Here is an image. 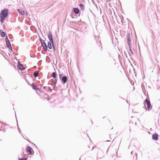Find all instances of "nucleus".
<instances>
[{
	"instance_id": "1",
	"label": "nucleus",
	"mask_w": 160,
	"mask_h": 160,
	"mask_svg": "<svg viewBox=\"0 0 160 160\" xmlns=\"http://www.w3.org/2000/svg\"><path fill=\"white\" fill-rule=\"evenodd\" d=\"M8 10L6 8L1 11L0 13V21L2 24L4 22L6 18L8 16Z\"/></svg>"
},
{
	"instance_id": "2",
	"label": "nucleus",
	"mask_w": 160,
	"mask_h": 160,
	"mask_svg": "<svg viewBox=\"0 0 160 160\" xmlns=\"http://www.w3.org/2000/svg\"><path fill=\"white\" fill-rule=\"evenodd\" d=\"M57 79H51L50 81L48 82V85H51L52 87L51 88L50 86H48V90L52 91V89H54L55 87L56 86V85L57 83Z\"/></svg>"
},
{
	"instance_id": "3",
	"label": "nucleus",
	"mask_w": 160,
	"mask_h": 160,
	"mask_svg": "<svg viewBox=\"0 0 160 160\" xmlns=\"http://www.w3.org/2000/svg\"><path fill=\"white\" fill-rule=\"evenodd\" d=\"M48 36L50 41L52 44L53 47L55 49V47L54 45V41L52 32L51 31H49L48 34Z\"/></svg>"
},
{
	"instance_id": "4",
	"label": "nucleus",
	"mask_w": 160,
	"mask_h": 160,
	"mask_svg": "<svg viewBox=\"0 0 160 160\" xmlns=\"http://www.w3.org/2000/svg\"><path fill=\"white\" fill-rule=\"evenodd\" d=\"M59 75L60 79L61 80L62 83L63 84L66 83L67 81V77L66 76H63L62 73L59 74Z\"/></svg>"
},
{
	"instance_id": "5",
	"label": "nucleus",
	"mask_w": 160,
	"mask_h": 160,
	"mask_svg": "<svg viewBox=\"0 0 160 160\" xmlns=\"http://www.w3.org/2000/svg\"><path fill=\"white\" fill-rule=\"evenodd\" d=\"M145 102L147 106L148 111H149L152 108V106L151 105V102L148 98H147L144 101Z\"/></svg>"
},
{
	"instance_id": "6",
	"label": "nucleus",
	"mask_w": 160,
	"mask_h": 160,
	"mask_svg": "<svg viewBox=\"0 0 160 160\" xmlns=\"http://www.w3.org/2000/svg\"><path fill=\"white\" fill-rule=\"evenodd\" d=\"M127 43L128 45L129 46V48L130 49H131V39H130V34L129 33H128L127 34Z\"/></svg>"
},
{
	"instance_id": "7",
	"label": "nucleus",
	"mask_w": 160,
	"mask_h": 160,
	"mask_svg": "<svg viewBox=\"0 0 160 160\" xmlns=\"http://www.w3.org/2000/svg\"><path fill=\"white\" fill-rule=\"evenodd\" d=\"M26 149L27 151L29 154L32 155L34 153V151L33 149L31 147L28 146L27 147Z\"/></svg>"
},
{
	"instance_id": "8",
	"label": "nucleus",
	"mask_w": 160,
	"mask_h": 160,
	"mask_svg": "<svg viewBox=\"0 0 160 160\" xmlns=\"http://www.w3.org/2000/svg\"><path fill=\"white\" fill-rule=\"evenodd\" d=\"M6 44L7 48H10L11 49H12V47L11 45V43L9 42L8 38L7 36H6Z\"/></svg>"
},
{
	"instance_id": "9",
	"label": "nucleus",
	"mask_w": 160,
	"mask_h": 160,
	"mask_svg": "<svg viewBox=\"0 0 160 160\" xmlns=\"http://www.w3.org/2000/svg\"><path fill=\"white\" fill-rule=\"evenodd\" d=\"M41 45L43 49L46 52L48 50V46L45 42H43L41 43Z\"/></svg>"
},
{
	"instance_id": "10",
	"label": "nucleus",
	"mask_w": 160,
	"mask_h": 160,
	"mask_svg": "<svg viewBox=\"0 0 160 160\" xmlns=\"http://www.w3.org/2000/svg\"><path fill=\"white\" fill-rule=\"evenodd\" d=\"M17 67L18 69L21 71L24 70L25 69L23 66L19 62H18Z\"/></svg>"
},
{
	"instance_id": "11",
	"label": "nucleus",
	"mask_w": 160,
	"mask_h": 160,
	"mask_svg": "<svg viewBox=\"0 0 160 160\" xmlns=\"http://www.w3.org/2000/svg\"><path fill=\"white\" fill-rule=\"evenodd\" d=\"M152 139L155 141H157L158 138V134L157 133H154L152 135Z\"/></svg>"
},
{
	"instance_id": "12",
	"label": "nucleus",
	"mask_w": 160,
	"mask_h": 160,
	"mask_svg": "<svg viewBox=\"0 0 160 160\" xmlns=\"http://www.w3.org/2000/svg\"><path fill=\"white\" fill-rule=\"evenodd\" d=\"M31 86H32V88L34 90H38L40 91V89L39 88H38L34 84V83H33L32 84Z\"/></svg>"
},
{
	"instance_id": "13",
	"label": "nucleus",
	"mask_w": 160,
	"mask_h": 160,
	"mask_svg": "<svg viewBox=\"0 0 160 160\" xmlns=\"http://www.w3.org/2000/svg\"><path fill=\"white\" fill-rule=\"evenodd\" d=\"M73 12L76 14H78L79 12V10L78 8H74L73 9Z\"/></svg>"
},
{
	"instance_id": "14",
	"label": "nucleus",
	"mask_w": 160,
	"mask_h": 160,
	"mask_svg": "<svg viewBox=\"0 0 160 160\" xmlns=\"http://www.w3.org/2000/svg\"><path fill=\"white\" fill-rule=\"evenodd\" d=\"M17 11L18 13L21 15H24V14L25 11L24 10H22V9H18L17 10Z\"/></svg>"
},
{
	"instance_id": "15",
	"label": "nucleus",
	"mask_w": 160,
	"mask_h": 160,
	"mask_svg": "<svg viewBox=\"0 0 160 160\" xmlns=\"http://www.w3.org/2000/svg\"><path fill=\"white\" fill-rule=\"evenodd\" d=\"M52 77L54 78V79H57L56 76H57V74L56 72H52Z\"/></svg>"
},
{
	"instance_id": "16",
	"label": "nucleus",
	"mask_w": 160,
	"mask_h": 160,
	"mask_svg": "<svg viewBox=\"0 0 160 160\" xmlns=\"http://www.w3.org/2000/svg\"><path fill=\"white\" fill-rule=\"evenodd\" d=\"M0 32L1 36L3 38L4 37L6 34L2 30H1L0 31Z\"/></svg>"
},
{
	"instance_id": "17",
	"label": "nucleus",
	"mask_w": 160,
	"mask_h": 160,
	"mask_svg": "<svg viewBox=\"0 0 160 160\" xmlns=\"http://www.w3.org/2000/svg\"><path fill=\"white\" fill-rule=\"evenodd\" d=\"M52 44L50 41L48 42L47 46L50 49H52Z\"/></svg>"
},
{
	"instance_id": "18",
	"label": "nucleus",
	"mask_w": 160,
	"mask_h": 160,
	"mask_svg": "<svg viewBox=\"0 0 160 160\" xmlns=\"http://www.w3.org/2000/svg\"><path fill=\"white\" fill-rule=\"evenodd\" d=\"M33 76L35 77H37L39 75V72L38 71H35L33 72Z\"/></svg>"
},
{
	"instance_id": "19",
	"label": "nucleus",
	"mask_w": 160,
	"mask_h": 160,
	"mask_svg": "<svg viewBox=\"0 0 160 160\" xmlns=\"http://www.w3.org/2000/svg\"><path fill=\"white\" fill-rule=\"evenodd\" d=\"M79 6L80 7V8L81 9V10H84L85 8H84V5H83V4L82 3H80L79 5Z\"/></svg>"
},
{
	"instance_id": "20",
	"label": "nucleus",
	"mask_w": 160,
	"mask_h": 160,
	"mask_svg": "<svg viewBox=\"0 0 160 160\" xmlns=\"http://www.w3.org/2000/svg\"><path fill=\"white\" fill-rule=\"evenodd\" d=\"M18 160H27V158H21L19 159Z\"/></svg>"
},
{
	"instance_id": "21",
	"label": "nucleus",
	"mask_w": 160,
	"mask_h": 160,
	"mask_svg": "<svg viewBox=\"0 0 160 160\" xmlns=\"http://www.w3.org/2000/svg\"><path fill=\"white\" fill-rule=\"evenodd\" d=\"M40 41L41 42V43H43V42H45L44 41L42 38H40Z\"/></svg>"
},
{
	"instance_id": "22",
	"label": "nucleus",
	"mask_w": 160,
	"mask_h": 160,
	"mask_svg": "<svg viewBox=\"0 0 160 160\" xmlns=\"http://www.w3.org/2000/svg\"><path fill=\"white\" fill-rule=\"evenodd\" d=\"M17 123H18V122H17ZM17 126H18V130L19 132L20 133H21V131L19 130V127H18V123H17Z\"/></svg>"
},
{
	"instance_id": "23",
	"label": "nucleus",
	"mask_w": 160,
	"mask_h": 160,
	"mask_svg": "<svg viewBox=\"0 0 160 160\" xmlns=\"http://www.w3.org/2000/svg\"><path fill=\"white\" fill-rule=\"evenodd\" d=\"M130 51V52L133 55V52H132V50L131 49H130V50H129Z\"/></svg>"
},
{
	"instance_id": "24",
	"label": "nucleus",
	"mask_w": 160,
	"mask_h": 160,
	"mask_svg": "<svg viewBox=\"0 0 160 160\" xmlns=\"http://www.w3.org/2000/svg\"><path fill=\"white\" fill-rule=\"evenodd\" d=\"M135 156L136 157V160H137V156H138V154L137 153H135Z\"/></svg>"
},
{
	"instance_id": "25",
	"label": "nucleus",
	"mask_w": 160,
	"mask_h": 160,
	"mask_svg": "<svg viewBox=\"0 0 160 160\" xmlns=\"http://www.w3.org/2000/svg\"><path fill=\"white\" fill-rule=\"evenodd\" d=\"M25 80H26V82H27V83H28L29 85H30V84H29V82H28V81L26 79H25Z\"/></svg>"
},
{
	"instance_id": "26",
	"label": "nucleus",
	"mask_w": 160,
	"mask_h": 160,
	"mask_svg": "<svg viewBox=\"0 0 160 160\" xmlns=\"http://www.w3.org/2000/svg\"><path fill=\"white\" fill-rule=\"evenodd\" d=\"M8 48L10 50H11V51L12 52V49H11L10 48Z\"/></svg>"
},
{
	"instance_id": "27",
	"label": "nucleus",
	"mask_w": 160,
	"mask_h": 160,
	"mask_svg": "<svg viewBox=\"0 0 160 160\" xmlns=\"http://www.w3.org/2000/svg\"><path fill=\"white\" fill-rule=\"evenodd\" d=\"M42 85H43V84H40V87H42Z\"/></svg>"
},
{
	"instance_id": "28",
	"label": "nucleus",
	"mask_w": 160,
	"mask_h": 160,
	"mask_svg": "<svg viewBox=\"0 0 160 160\" xmlns=\"http://www.w3.org/2000/svg\"><path fill=\"white\" fill-rule=\"evenodd\" d=\"M45 88H46V87H45V86H44V87H43V88L44 89H45Z\"/></svg>"
},
{
	"instance_id": "29",
	"label": "nucleus",
	"mask_w": 160,
	"mask_h": 160,
	"mask_svg": "<svg viewBox=\"0 0 160 160\" xmlns=\"http://www.w3.org/2000/svg\"><path fill=\"white\" fill-rule=\"evenodd\" d=\"M132 153H133V152H132H132H131V154L132 155Z\"/></svg>"
},
{
	"instance_id": "30",
	"label": "nucleus",
	"mask_w": 160,
	"mask_h": 160,
	"mask_svg": "<svg viewBox=\"0 0 160 160\" xmlns=\"http://www.w3.org/2000/svg\"><path fill=\"white\" fill-rule=\"evenodd\" d=\"M106 142H111V141H110V140H107V141H106Z\"/></svg>"
},
{
	"instance_id": "31",
	"label": "nucleus",
	"mask_w": 160,
	"mask_h": 160,
	"mask_svg": "<svg viewBox=\"0 0 160 160\" xmlns=\"http://www.w3.org/2000/svg\"><path fill=\"white\" fill-rule=\"evenodd\" d=\"M108 150H107V152H106L107 154V153H108Z\"/></svg>"
},
{
	"instance_id": "32",
	"label": "nucleus",
	"mask_w": 160,
	"mask_h": 160,
	"mask_svg": "<svg viewBox=\"0 0 160 160\" xmlns=\"http://www.w3.org/2000/svg\"><path fill=\"white\" fill-rule=\"evenodd\" d=\"M126 102L127 103H128V101H127Z\"/></svg>"
},
{
	"instance_id": "33",
	"label": "nucleus",
	"mask_w": 160,
	"mask_h": 160,
	"mask_svg": "<svg viewBox=\"0 0 160 160\" xmlns=\"http://www.w3.org/2000/svg\"><path fill=\"white\" fill-rule=\"evenodd\" d=\"M93 148H94V147H93V148H92V150H93Z\"/></svg>"
},
{
	"instance_id": "34",
	"label": "nucleus",
	"mask_w": 160,
	"mask_h": 160,
	"mask_svg": "<svg viewBox=\"0 0 160 160\" xmlns=\"http://www.w3.org/2000/svg\"><path fill=\"white\" fill-rule=\"evenodd\" d=\"M122 98V99H123V100H125V99H124V98Z\"/></svg>"
},
{
	"instance_id": "35",
	"label": "nucleus",
	"mask_w": 160,
	"mask_h": 160,
	"mask_svg": "<svg viewBox=\"0 0 160 160\" xmlns=\"http://www.w3.org/2000/svg\"><path fill=\"white\" fill-rule=\"evenodd\" d=\"M135 124H136V125H137L136 122H135Z\"/></svg>"
},
{
	"instance_id": "36",
	"label": "nucleus",
	"mask_w": 160,
	"mask_h": 160,
	"mask_svg": "<svg viewBox=\"0 0 160 160\" xmlns=\"http://www.w3.org/2000/svg\"><path fill=\"white\" fill-rule=\"evenodd\" d=\"M79 160H81L80 158H79Z\"/></svg>"
},
{
	"instance_id": "37",
	"label": "nucleus",
	"mask_w": 160,
	"mask_h": 160,
	"mask_svg": "<svg viewBox=\"0 0 160 160\" xmlns=\"http://www.w3.org/2000/svg\"><path fill=\"white\" fill-rule=\"evenodd\" d=\"M1 140H0V141H1Z\"/></svg>"
}]
</instances>
